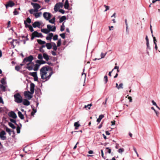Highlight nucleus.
<instances>
[{
    "label": "nucleus",
    "instance_id": "680f3d73",
    "mask_svg": "<svg viewBox=\"0 0 160 160\" xmlns=\"http://www.w3.org/2000/svg\"><path fill=\"white\" fill-rule=\"evenodd\" d=\"M34 80L35 81H38V78L37 77V75L34 77Z\"/></svg>",
    "mask_w": 160,
    "mask_h": 160
},
{
    "label": "nucleus",
    "instance_id": "4d7b16f0",
    "mask_svg": "<svg viewBox=\"0 0 160 160\" xmlns=\"http://www.w3.org/2000/svg\"><path fill=\"white\" fill-rule=\"evenodd\" d=\"M59 12H60L61 13H62V14H63L65 13V11L62 9H60L59 10Z\"/></svg>",
    "mask_w": 160,
    "mask_h": 160
},
{
    "label": "nucleus",
    "instance_id": "3c124183",
    "mask_svg": "<svg viewBox=\"0 0 160 160\" xmlns=\"http://www.w3.org/2000/svg\"><path fill=\"white\" fill-rule=\"evenodd\" d=\"M104 80L105 81V83H106L108 81V77L107 75H105L104 78Z\"/></svg>",
    "mask_w": 160,
    "mask_h": 160
},
{
    "label": "nucleus",
    "instance_id": "58836bf2",
    "mask_svg": "<svg viewBox=\"0 0 160 160\" xmlns=\"http://www.w3.org/2000/svg\"><path fill=\"white\" fill-rule=\"evenodd\" d=\"M13 13L14 15H16L19 13L17 11V9H15Z\"/></svg>",
    "mask_w": 160,
    "mask_h": 160
},
{
    "label": "nucleus",
    "instance_id": "603ef678",
    "mask_svg": "<svg viewBox=\"0 0 160 160\" xmlns=\"http://www.w3.org/2000/svg\"><path fill=\"white\" fill-rule=\"evenodd\" d=\"M152 37L153 39L154 43V44H155V43H156V42L157 41V40H156V38L153 36V34H152Z\"/></svg>",
    "mask_w": 160,
    "mask_h": 160
},
{
    "label": "nucleus",
    "instance_id": "864d4df0",
    "mask_svg": "<svg viewBox=\"0 0 160 160\" xmlns=\"http://www.w3.org/2000/svg\"><path fill=\"white\" fill-rule=\"evenodd\" d=\"M146 45H147V48L148 49L150 50L151 48L150 47L149 45V42H146Z\"/></svg>",
    "mask_w": 160,
    "mask_h": 160
},
{
    "label": "nucleus",
    "instance_id": "69168bd1",
    "mask_svg": "<svg viewBox=\"0 0 160 160\" xmlns=\"http://www.w3.org/2000/svg\"><path fill=\"white\" fill-rule=\"evenodd\" d=\"M145 39L146 41V42H149V39H148V37L147 35L146 36Z\"/></svg>",
    "mask_w": 160,
    "mask_h": 160
},
{
    "label": "nucleus",
    "instance_id": "f704fd0d",
    "mask_svg": "<svg viewBox=\"0 0 160 160\" xmlns=\"http://www.w3.org/2000/svg\"><path fill=\"white\" fill-rule=\"evenodd\" d=\"M17 127V132L18 133H19L20 132V127L18 125Z\"/></svg>",
    "mask_w": 160,
    "mask_h": 160
},
{
    "label": "nucleus",
    "instance_id": "4be33fe9",
    "mask_svg": "<svg viewBox=\"0 0 160 160\" xmlns=\"http://www.w3.org/2000/svg\"><path fill=\"white\" fill-rule=\"evenodd\" d=\"M36 62L39 64L40 65L41 64H44L46 63V62L43 60H37L36 61Z\"/></svg>",
    "mask_w": 160,
    "mask_h": 160
},
{
    "label": "nucleus",
    "instance_id": "1a4fd4ad",
    "mask_svg": "<svg viewBox=\"0 0 160 160\" xmlns=\"http://www.w3.org/2000/svg\"><path fill=\"white\" fill-rule=\"evenodd\" d=\"M47 27L49 31H51L54 32L55 31L56 28L54 26H51L50 25H47Z\"/></svg>",
    "mask_w": 160,
    "mask_h": 160
},
{
    "label": "nucleus",
    "instance_id": "774afa93",
    "mask_svg": "<svg viewBox=\"0 0 160 160\" xmlns=\"http://www.w3.org/2000/svg\"><path fill=\"white\" fill-rule=\"evenodd\" d=\"M0 88H3V90L4 91H5V87L3 85H1V86H0Z\"/></svg>",
    "mask_w": 160,
    "mask_h": 160
},
{
    "label": "nucleus",
    "instance_id": "6e6552de",
    "mask_svg": "<svg viewBox=\"0 0 160 160\" xmlns=\"http://www.w3.org/2000/svg\"><path fill=\"white\" fill-rule=\"evenodd\" d=\"M30 92L29 91H25L24 92L25 96L29 100L31 99L32 97V96L30 95Z\"/></svg>",
    "mask_w": 160,
    "mask_h": 160
},
{
    "label": "nucleus",
    "instance_id": "ddd939ff",
    "mask_svg": "<svg viewBox=\"0 0 160 160\" xmlns=\"http://www.w3.org/2000/svg\"><path fill=\"white\" fill-rule=\"evenodd\" d=\"M8 115L10 117H12L14 119H15L17 118V116L16 113L12 111L10 112Z\"/></svg>",
    "mask_w": 160,
    "mask_h": 160
},
{
    "label": "nucleus",
    "instance_id": "f257e3e1",
    "mask_svg": "<svg viewBox=\"0 0 160 160\" xmlns=\"http://www.w3.org/2000/svg\"><path fill=\"white\" fill-rule=\"evenodd\" d=\"M50 68L48 66H45L42 67L40 70V74L41 78L45 81L48 80L53 74L52 70H49Z\"/></svg>",
    "mask_w": 160,
    "mask_h": 160
},
{
    "label": "nucleus",
    "instance_id": "13d9d810",
    "mask_svg": "<svg viewBox=\"0 0 160 160\" xmlns=\"http://www.w3.org/2000/svg\"><path fill=\"white\" fill-rule=\"evenodd\" d=\"M65 29V27L61 26L60 31L62 32Z\"/></svg>",
    "mask_w": 160,
    "mask_h": 160
},
{
    "label": "nucleus",
    "instance_id": "bb28decb",
    "mask_svg": "<svg viewBox=\"0 0 160 160\" xmlns=\"http://www.w3.org/2000/svg\"><path fill=\"white\" fill-rule=\"evenodd\" d=\"M66 19V17L65 16L62 17L59 19V22L60 23L62 22L64 20Z\"/></svg>",
    "mask_w": 160,
    "mask_h": 160
},
{
    "label": "nucleus",
    "instance_id": "7ed1b4c3",
    "mask_svg": "<svg viewBox=\"0 0 160 160\" xmlns=\"http://www.w3.org/2000/svg\"><path fill=\"white\" fill-rule=\"evenodd\" d=\"M35 37L42 38L43 36L41 33H39L37 31H35L32 34L31 40H33Z\"/></svg>",
    "mask_w": 160,
    "mask_h": 160
},
{
    "label": "nucleus",
    "instance_id": "c756f323",
    "mask_svg": "<svg viewBox=\"0 0 160 160\" xmlns=\"http://www.w3.org/2000/svg\"><path fill=\"white\" fill-rule=\"evenodd\" d=\"M6 130L7 132H8L9 134L10 135V134H11V133H10L11 132H12L13 133H14L13 130L11 131L9 128L7 127L6 128Z\"/></svg>",
    "mask_w": 160,
    "mask_h": 160
},
{
    "label": "nucleus",
    "instance_id": "72a5a7b5",
    "mask_svg": "<svg viewBox=\"0 0 160 160\" xmlns=\"http://www.w3.org/2000/svg\"><path fill=\"white\" fill-rule=\"evenodd\" d=\"M52 49L54 50L55 51L57 50V48L55 43H53V44L52 45Z\"/></svg>",
    "mask_w": 160,
    "mask_h": 160
},
{
    "label": "nucleus",
    "instance_id": "338daca9",
    "mask_svg": "<svg viewBox=\"0 0 160 160\" xmlns=\"http://www.w3.org/2000/svg\"><path fill=\"white\" fill-rule=\"evenodd\" d=\"M52 38L49 37L47 36L46 37V39L48 40H51Z\"/></svg>",
    "mask_w": 160,
    "mask_h": 160
},
{
    "label": "nucleus",
    "instance_id": "dca6fc26",
    "mask_svg": "<svg viewBox=\"0 0 160 160\" xmlns=\"http://www.w3.org/2000/svg\"><path fill=\"white\" fill-rule=\"evenodd\" d=\"M31 4L32 6L34 8L39 9L41 8L40 5L37 3H34L33 2H31Z\"/></svg>",
    "mask_w": 160,
    "mask_h": 160
},
{
    "label": "nucleus",
    "instance_id": "a18cd8bd",
    "mask_svg": "<svg viewBox=\"0 0 160 160\" xmlns=\"http://www.w3.org/2000/svg\"><path fill=\"white\" fill-rule=\"evenodd\" d=\"M106 54H107V52H106L105 53L102 52L101 54V58H103L105 56Z\"/></svg>",
    "mask_w": 160,
    "mask_h": 160
},
{
    "label": "nucleus",
    "instance_id": "412c9836",
    "mask_svg": "<svg viewBox=\"0 0 160 160\" xmlns=\"http://www.w3.org/2000/svg\"><path fill=\"white\" fill-rule=\"evenodd\" d=\"M104 117V115H103L101 114L99 116L98 118L97 119V121L98 122V123H99L100 122L101 120Z\"/></svg>",
    "mask_w": 160,
    "mask_h": 160
},
{
    "label": "nucleus",
    "instance_id": "2f4dec72",
    "mask_svg": "<svg viewBox=\"0 0 160 160\" xmlns=\"http://www.w3.org/2000/svg\"><path fill=\"white\" fill-rule=\"evenodd\" d=\"M55 17H54L53 18H52V19H51V20L49 19L48 20H49V21L50 23H52V24H54V22H55Z\"/></svg>",
    "mask_w": 160,
    "mask_h": 160
},
{
    "label": "nucleus",
    "instance_id": "09e8293b",
    "mask_svg": "<svg viewBox=\"0 0 160 160\" xmlns=\"http://www.w3.org/2000/svg\"><path fill=\"white\" fill-rule=\"evenodd\" d=\"M38 58L40 60H41L42 59V56L41 54H38Z\"/></svg>",
    "mask_w": 160,
    "mask_h": 160
},
{
    "label": "nucleus",
    "instance_id": "bf43d9fd",
    "mask_svg": "<svg viewBox=\"0 0 160 160\" xmlns=\"http://www.w3.org/2000/svg\"><path fill=\"white\" fill-rule=\"evenodd\" d=\"M53 36V34L52 33H50L48 34V37H49L52 38Z\"/></svg>",
    "mask_w": 160,
    "mask_h": 160
},
{
    "label": "nucleus",
    "instance_id": "4468645a",
    "mask_svg": "<svg viewBox=\"0 0 160 160\" xmlns=\"http://www.w3.org/2000/svg\"><path fill=\"white\" fill-rule=\"evenodd\" d=\"M41 23L39 21H36L32 24V26L34 28L37 27L40 28Z\"/></svg>",
    "mask_w": 160,
    "mask_h": 160
},
{
    "label": "nucleus",
    "instance_id": "5fc2aeb1",
    "mask_svg": "<svg viewBox=\"0 0 160 160\" xmlns=\"http://www.w3.org/2000/svg\"><path fill=\"white\" fill-rule=\"evenodd\" d=\"M124 151V149L123 148H120L118 150V152L119 153H122Z\"/></svg>",
    "mask_w": 160,
    "mask_h": 160
},
{
    "label": "nucleus",
    "instance_id": "c03bdc74",
    "mask_svg": "<svg viewBox=\"0 0 160 160\" xmlns=\"http://www.w3.org/2000/svg\"><path fill=\"white\" fill-rule=\"evenodd\" d=\"M60 36L63 39H64L65 38V33H63L60 34Z\"/></svg>",
    "mask_w": 160,
    "mask_h": 160
},
{
    "label": "nucleus",
    "instance_id": "ea45409f",
    "mask_svg": "<svg viewBox=\"0 0 160 160\" xmlns=\"http://www.w3.org/2000/svg\"><path fill=\"white\" fill-rule=\"evenodd\" d=\"M123 84L122 83H121L119 85L118 87V89H120V88L122 89L123 88Z\"/></svg>",
    "mask_w": 160,
    "mask_h": 160
},
{
    "label": "nucleus",
    "instance_id": "9d476101",
    "mask_svg": "<svg viewBox=\"0 0 160 160\" xmlns=\"http://www.w3.org/2000/svg\"><path fill=\"white\" fill-rule=\"evenodd\" d=\"M24 24H25V27L28 28L31 32H32L34 31V29L32 26L30 25H28L26 21H24Z\"/></svg>",
    "mask_w": 160,
    "mask_h": 160
},
{
    "label": "nucleus",
    "instance_id": "de8ad7c7",
    "mask_svg": "<svg viewBox=\"0 0 160 160\" xmlns=\"http://www.w3.org/2000/svg\"><path fill=\"white\" fill-rule=\"evenodd\" d=\"M58 35H55L53 38V39L54 40H56L58 39Z\"/></svg>",
    "mask_w": 160,
    "mask_h": 160
},
{
    "label": "nucleus",
    "instance_id": "49530a36",
    "mask_svg": "<svg viewBox=\"0 0 160 160\" xmlns=\"http://www.w3.org/2000/svg\"><path fill=\"white\" fill-rule=\"evenodd\" d=\"M20 68H21L19 66H16L15 67V69L17 71H19Z\"/></svg>",
    "mask_w": 160,
    "mask_h": 160
},
{
    "label": "nucleus",
    "instance_id": "423d86ee",
    "mask_svg": "<svg viewBox=\"0 0 160 160\" xmlns=\"http://www.w3.org/2000/svg\"><path fill=\"white\" fill-rule=\"evenodd\" d=\"M6 134L4 131L2 130L0 132V138L3 140H4L6 139V137L4 135Z\"/></svg>",
    "mask_w": 160,
    "mask_h": 160
},
{
    "label": "nucleus",
    "instance_id": "2eb2a0df",
    "mask_svg": "<svg viewBox=\"0 0 160 160\" xmlns=\"http://www.w3.org/2000/svg\"><path fill=\"white\" fill-rule=\"evenodd\" d=\"M15 5V3L12 1H9L8 3L6 5V8H7L8 7H12L13 6Z\"/></svg>",
    "mask_w": 160,
    "mask_h": 160
},
{
    "label": "nucleus",
    "instance_id": "8fccbe9b",
    "mask_svg": "<svg viewBox=\"0 0 160 160\" xmlns=\"http://www.w3.org/2000/svg\"><path fill=\"white\" fill-rule=\"evenodd\" d=\"M104 7L106 8V9L104 11L105 12H106L107 11V10H109V6H106L105 5H104Z\"/></svg>",
    "mask_w": 160,
    "mask_h": 160
},
{
    "label": "nucleus",
    "instance_id": "a211bd4d",
    "mask_svg": "<svg viewBox=\"0 0 160 160\" xmlns=\"http://www.w3.org/2000/svg\"><path fill=\"white\" fill-rule=\"evenodd\" d=\"M38 8H34L29 10V12L31 14H32L34 13V12H37L38 11Z\"/></svg>",
    "mask_w": 160,
    "mask_h": 160
},
{
    "label": "nucleus",
    "instance_id": "37998d69",
    "mask_svg": "<svg viewBox=\"0 0 160 160\" xmlns=\"http://www.w3.org/2000/svg\"><path fill=\"white\" fill-rule=\"evenodd\" d=\"M32 111L31 112V114L32 116H33L34 114L36 112V110L33 109Z\"/></svg>",
    "mask_w": 160,
    "mask_h": 160
},
{
    "label": "nucleus",
    "instance_id": "6ab92c4d",
    "mask_svg": "<svg viewBox=\"0 0 160 160\" xmlns=\"http://www.w3.org/2000/svg\"><path fill=\"white\" fill-rule=\"evenodd\" d=\"M69 5L68 3V0H66L64 4V8L67 9H68Z\"/></svg>",
    "mask_w": 160,
    "mask_h": 160
},
{
    "label": "nucleus",
    "instance_id": "0e129e2a",
    "mask_svg": "<svg viewBox=\"0 0 160 160\" xmlns=\"http://www.w3.org/2000/svg\"><path fill=\"white\" fill-rule=\"evenodd\" d=\"M152 104L153 105H154V106H157V104H156V103L154 102V100H152Z\"/></svg>",
    "mask_w": 160,
    "mask_h": 160
},
{
    "label": "nucleus",
    "instance_id": "79ce46f5",
    "mask_svg": "<svg viewBox=\"0 0 160 160\" xmlns=\"http://www.w3.org/2000/svg\"><path fill=\"white\" fill-rule=\"evenodd\" d=\"M33 14V15H34V16L36 18H38L40 16L39 15V14L38 12H37L36 13H34Z\"/></svg>",
    "mask_w": 160,
    "mask_h": 160
},
{
    "label": "nucleus",
    "instance_id": "cd10ccee",
    "mask_svg": "<svg viewBox=\"0 0 160 160\" xmlns=\"http://www.w3.org/2000/svg\"><path fill=\"white\" fill-rule=\"evenodd\" d=\"M80 126V124L78 123V122H75L74 123V126L75 127V129H78V127H79Z\"/></svg>",
    "mask_w": 160,
    "mask_h": 160
},
{
    "label": "nucleus",
    "instance_id": "c9c22d12",
    "mask_svg": "<svg viewBox=\"0 0 160 160\" xmlns=\"http://www.w3.org/2000/svg\"><path fill=\"white\" fill-rule=\"evenodd\" d=\"M26 21V22H27V23H28L30 24L31 22V20L29 18H27L26 21Z\"/></svg>",
    "mask_w": 160,
    "mask_h": 160
},
{
    "label": "nucleus",
    "instance_id": "393cba45",
    "mask_svg": "<svg viewBox=\"0 0 160 160\" xmlns=\"http://www.w3.org/2000/svg\"><path fill=\"white\" fill-rule=\"evenodd\" d=\"M37 41L38 43L40 45H43L46 42L44 41H43L41 39H37Z\"/></svg>",
    "mask_w": 160,
    "mask_h": 160
},
{
    "label": "nucleus",
    "instance_id": "39448f33",
    "mask_svg": "<svg viewBox=\"0 0 160 160\" xmlns=\"http://www.w3.org/2000/svg\"><path fill=\"white\" fill-rule=\"evenodd\" d=\"M63 4L61 2L57 3L54 6V10L55 12H57L58 9L60 8H62Z\"/></svg>",
    "mask_w": 160,
    "mask_h": 160
},
{
    "label": "nucleus",
    "instance_id": "052dcab7",
    "mask_svg": "<svg viewBox=\"0 0 160 160\" xmlns=\"http://www.w3.org/2000/svg\"><path fill=\"white\" fill-rule=\"evenodd\" d=\"M51 53L53 56H55L56 55V53L54 51H52Z\"/></svg>",
    "mask_w": 160,
    "mask_h": 160
},
{
    "label": "nucleus",
    "instance_id": "aec40b11",
    "mask_svg": "<svg viewBox=\"0 0 160 160\" xmlns=\"http://www.w3.org/2000/svg\"><path fill=\"white\" fill-rule=\"evenodd\" d=\"M43 56L44 59H45L46 61H48L49 60L48 55L46 53H43Z\"/></svg>",
    "mask_w": 160,
    "mask_h": 160
},
{
    "label": "nucleus",
    "instance_id": "4c0bfd02",
    "mask_svg": "<svg viewBox=\"0 0 160 160\" xmlns=\"http://www.w3.org/2000/svg\"><path fill=\"white\" fill-rule=\"evenodd\" d=\"M1 82L2 85H5L6 83L5 80L4 78H3L1 80Z\"/></svg>",
    "mask_w": 160,
    "mask_h": 160
},
{
    "label": "nucleus",
    "instance_id": "473e14b6",
    "mask_svg": "<svg viewBox=\"0 0 160 160\" xmlns=\"http://www.w3.org/2000/svg\"><path fill=\"white\" fill-rule=\"evenodd\" d=\"M8 125L13 129H15L16 128V127L11 122H9L8 123Z\"/></svg>",
    "mask_w": 160,
    "mask_h": 160
},
{
    "label": "nucleus",
    "instance_id": "5701e85b",
    "mask_svg": "<svg viewBox=\"0 0 160 160\" xmlns=\"http://www.w3.org/2000/svg\"><path fill=\"white\" fill-rule=\"evenodd\" d=\"M18 115L19 117L21 119H23L24 118V117L23 115L22 114V113L18 111Z\"/></svg>",
    "mask_w": 160,
    "mask_h": 160
},
{
    "label": "nucleus",
    "instance_id": "20e7f679",
    "mask_svg": "<svg viewBox=\"0 0 160 160\" xmlns=\"http://www.w3.org/2000/svg\"><path fill=\"white\" fill-rule=\"evenodd\" d=\"M43 16L46 20H48L51 18L52 15L50 13L44 12L43 13Z\"/></svg>",
    "mask_w": 160,
    "mask_h": 160
},
{
    "label": "nucleus",
    "instance_id": "0eeeda50",
    "mask_svg": "<svg viewBox=\"0 0 160 160\" xmlns=\"http://www.w3.org/2000/svg\"><path fill=\"white\" fill-rule=\"evenodd\" d=\"M33 59V57L32 55H30L29 57L25 58L23 61V62H31Z\"/></svg>",
    "mask_w": 160,
    "mask_h": 160
},
{
    "label": "nucleus",
    "instance_id": "7c9ffc66",
    "mask_svg": "<svg viewBox=\"0 0 160 160\" xmlns=\"http://www.w3.org/2000/svg\"><path fill=\"white\" fill-rule=\"evenodd\" d=\"M29 74L34 77L37 76V72H30Z\"/></svg>",
    "mask_w": 160,
    "mask_h": 160
},
{
    "label": "nucleus",
    "instance_id": "a19ab883",
    "mask_svg": "<svg viewBox=\"0 0 160 160\" xmlns=\"http://www.w3.org/2000/svg\"><path fill=\"white\" fill-rule=\"evenodd\" d=\"M10 121L11 122L14 123L16 125H18V124L16 123V121L15 120H14L13 119L11 118V119H10Z\"/></svg>",
    "mask_w": 160,
    "mask_h": 160
},
{
    "label": "nucleus",
    "instance_id": "9b49d317",
    "mask_svg": "<svg viewBox=\"0 0 160 160\" xmlns=\"http://www.w3.org/2000/svg\"><path fill=\"white\" fill-rule=\"evenodd\" d=\"M34 87H35V85L33 83H31L30 84V94H32L34 92Z\"/></svg>",
    "mask_w": 160,
    "mask_h": 160
},
{
    "label": "nucleus",
    "instance_id": "6e6d98bb",
    "mask_svg": "<svg viewBox=\"0 0 160 160\" xmlns=\"http://www.w3.org/2000/svg\"><path fill=\"white\" fill-rule=\"evenodd\" d=\"M106 149H108V150L107 151V152H108L109 153H110L111 152V150L110 148H106Z\"/></svg>",
    "mask_w": 160,
    "mask_h": 160
},
{
    "label": "nucleus",
    "instance_id": "b1692460",
    "mask_svg": "<svg viewBox=\"0 0 160 160\" xmlns=\"http://www.w3.org/2000/svg\"><path fill=\"white\" fill-rule=\"evenodd\" d=\"M41 31L42 32H43L46 34H47L49 33V30L45 28V29H41Z\"/></svg>",
    "mask_w": 160,
    "mask_h": 160
},
{
    "label": "nucleus",
    "instance_id": "c85d7f7f",
    "mask_svg": "<svg viewBox=\"0 0 160 160\" xmlns=\"http://www.w3.org/2000/svg\"><path fill=\"white\" fill-rule=\"evenodd\" d=\"M39 67H40L39 65L38 64H36L35 65V67H34V68L33 69L35 71H37L38 70Z\"/></svg>",
    "mask_w": 160,
    "mask_h": 160
},
{
    "label": "nucleus",
    "instance_id": "e433bc0d",
    "mask_svg": "<svg viewBox=\"0 0 160 160\" xmlns=\"http://www.w3.org/2000/svg\"><path fill=\"white\" fill-rule=\"evenodd\" d=\"M61 39H60L58 40V41L57 43V46L59 47L61 45Z\"/></svg>",
    "mask_w": 160,
    "mask_h": 160
},
{
    "label": "nucleus",
    "instance_id": "f03ea898",
    "mask_svg": "<svg viewBox=\"0 0 160 160\" xmlns=\"http://www.w3.org/2000/svg\"><path fill=\"white\" fill-rule=\"evenodd\" d=\"M14 101L18 103L22 102V98L19 93H17L14 95Z\"/></svg>",
    "mask_w": 160,
    "mask_h": 160
},
{
    "label": "nucleus",
    "instance_id": "f8f14e48",
    "mask_svg": "<svg viewBox=\"0 0 160 160\" xmlns=\"http://www.w3.org/2000/svg\"><path fill=\"white\" fill-rule=\"evenodd\" d=\"M33 64L31 65V63H29L27 64L26 68L28 69L30 71L32 70L33 69L34 63Z\"/></svg>",
    "mask_w": 160,
    "mask_h": 160
},
{
    "label": "nucleus",
    "instance_id": "a878e982",
    "mask_svg": "<svg viewBox=\"0 0 160 160\" xmlns=\"http://www.w3.org/2000/svg\"><path fill=\"white\" fill-rule=\"evenodd\" d=\"M46 46L48 49H50L52 48V46L50 43H47L46 44Z\"/></svg>",
    "mask_w": 160,
    "mask_h": 160
},
{
    "label": "nucleus",
    "instance_id": "f3484780",
    "mask_svg": "<svg viewBox=\"0 0 160 160\" xmlns=\"http://www.w3.org/2000/svg\"><path fill=\"white\" fill-rule=\"evenodd\" d=\"M23 104L24 105L28 106L30 104V102L26 99H23Z\"/></svg>",
    "mask_w": 160,
    "mask_h": 160
},
{
    "label": "nucleus",
    "instance_id": "e2e57ef3",
    "mask_svg": "<svg viewBox=\"0 0 160 160\" xmlns=\"http://www.w3.org/2000/svg\"><path fill=\"white\" fill-rule=\"evenodd\" d=\"M39 51L43 53H44V50L42 48H39Z\"/></svg>",
    "mask_w": 160,
    "mask_h": 160
}]
</instances>
